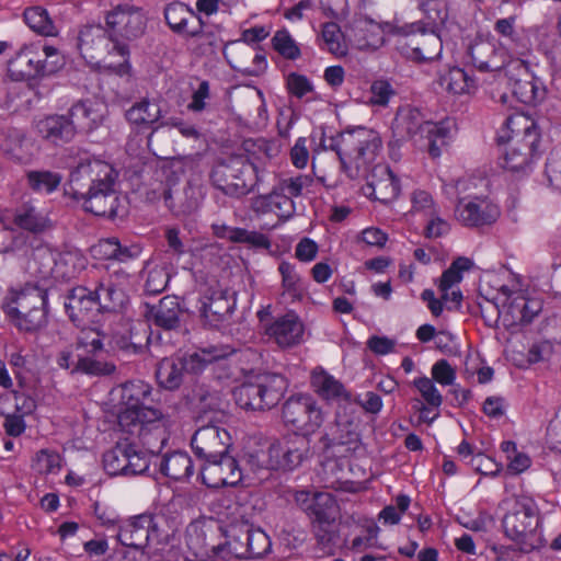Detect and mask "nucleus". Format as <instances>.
Instances as JSON below:
<instances>
[{
    "instance_id": "obj_20",
    "label": "nucleus",
    "mask_w": 561,
    "mask_h": 561,
    "mask_svg": "<svg viewBox=\"0 0 561 561\" xmlns=\"http://www.w3.org/2000/svg\"><path fill=\"white\" fill-rule=\"evenodd\" d=\"M76 255L67 252L60 253L57 248L49 242L39 241L37 239V272L43 278L54 277L70 278L73 276L75 268H69V263L75 260Z\"/></svg>"
},
{
    "instance_id": "obj_9",
    "label": "nucleus",
    "mask_w": 561,
    "mask_h": 561,
    "mask_svg": "<svg viewBox=\"0 0 561 561\" xmlns=\"http://www.w3.org/2000/svg\"><path fill=\"white\" fill-rule=\"evenodd\" d=\"M165 524L162 515L140 514L119 525L116 537L123 546L144 552L150 542L160 543L168 537Z\"/></svg>"
},
{
    "instance_id": "obj_41",
    "label": "nucleus",
    "mask_w": 561,
    "mask_h": 561,
    "mask_svg": "<svg viewBox=\"0 0 561 561\" xmlns=\"http://www.w3.org/2000/svg\"><path fill=\"white\" fill-rule=\"evenodd\" d=\"M308 515L314 523H324L327 526L335 522L337 504L334 497L327 492L314 493L306 506Z\"/></svg>"
},
{
    "instance_id": "obj_28",
    "label": "nucleus",
    "mask_w": 561,
    "mask_h": 561,
    "mask_svg": "<svg viewBox=\"0 0 561 561\" xmlns=\"http://www.w3.org/2000/svg\"><path fill=\"white\" fill-rule=\"evenodd\" d=\"M472 65L480 71H501L505 65V51L495 41L476 38L468 49Z\"/></svg>"
},
{
    "instance_id": "obj_49",
    "label": "nucleus",
    "mask_w": 561,
    "mask_h": 561,
    "mask_svg": "<svg viewBox=\"0 0 561 561\" xmlns=\"http://www.w3.org/2000/svg\"><path fill=\"white\" fill-rule=\"evenodd\" d=\"M35 67L33 57L27 49L21 50L15 58L9 62L8 71L12 80L26 81L32 87Z\"/></svg>"
},
{
    "instance_id": "obj_56",
    "label": "nucleus",
    "mask_w": 561,
    "mask_h": 561,
    "mask_svg": "<svg viewBox=\"0 0 561 561\" xmlns=\"http://www.w3.org/2000/svg\"><path fill=\"white\" fill-rule=\"evenodd\" d=\"M45 59L37 61V79L57 73L65 65L62 55L53 46H43Z\"/></svg>"
},
{
    "instance_id": "obj_4",
    "label": "nucleus",
    "mask_w": 561,
    "mask_h": 561,
    "mask_svg": "<svg viewBox=\"0 0 561 561\" xmlns=\"http://www.w3.org/2000/svg\"><path fill=\"white\" fill-rule=\"evenodd\" d=\"M392 133L398 141L412 140L426 147L433 158L440 156L442 147L447 144L449 129L443 123L424 119L416 108H400L392 123Z\"/></svg>"
},
{
    "instance_id": "obj_12",
    "label": "nucleus",
    "mask_w": 561,
    "mask_h": 561,
    "mask_svg": "<svg viewBox=\"0 0 561 561\" xmlns=\"http://www.w3.org/2000/svg\"><path fill=\"white\" fill-rule=\"evenodd\" d=\"M121 438L115 447L104 454L103 465L111 476H137L145 473L149 468L148 455L138 449L130 440Z\"/></svg>"
},
{
    "instance_id": "obj_58",
    "label": "nucleus",
    "mask_w": 561,
    "mask_h": 561,
    "mask_svg": "<svg viewBox=\"0 0 561 561\" xmlns=\"http://www.w3.org/2000/svg\"><path fill=\"white\" fill-rule=\"evenodd\" d=\"M194 399L197 408L203 412L218 411L222 408V396L220 391L201 385L194 391Z\"/></svg>"
},
{
    "instance_id": "obj_32",
    "label": "nucleus",
    "mask_w": 561,
    "mask_h": 561,
    "mask_svg": "<svg viewBox=\"0 0 561 561\" xmlns=\"http://www.w3.org/2000/svg\"><path fill=\"white\" fill-rule=\"evenodd\" d=\"M251 208L254 213L262 215L274 213L285 220L291 218L296 211L294 199H290V196L283 194L276 187H273L268 194L252 198Z\"/></svg>"
},
{
    "instance_id": "obj_21",
    "label": "nucleus",
    "mask_w": 561,
    "mask_h": 561,
    "mask_svg": "<svg viewBox=\"0 0 561 561\" xmlns=\"http://www.w3.org/2000/svg\"><path fill=\"white\" fill-rule=\"evenodd\" d=\"M107 115L106 104L96 98L75 102L69 110V118L76 133H91L103 125Z\"/></svg>"
},
{
    "instance_id": "obj_51",
    "label": "nucleus",
    "mask_w": 561,
    "mask_h": 561,
    "mask_svg": "<svg viewBox=\"0 0 561 561\" xmlns=\"http://www.w3.org/2000/svg\"><path fill=\"white\" fill-rule=\"evenodd\" d=\"M149 393V386L141 381L126 382L122 388V401L126 407L123 411L149 409L144 405Z\"/></svg>"
},
{
    "instance_id": "obj_24",
    "label": "nucleus",
    "mask_w": 561,
    "mask_h": 561,
    "mask_svg": "<svg viewBox=\"0 0 561 561\" xmlns=\"http://www.w3.org/2000/svg\"><path fill=\"white\" fill-rule=\"evenodd\" d=\"M512 70H518V77L512 83V92L519 102L535 105L545 99L546 89L530 71L527 61L516 58L512 64Z\"/></svg>"
},
{
    "instance_id": "obj_57",
    "label": "nucleus",
    "mask_w": 561,
    "mask_h": 561,
    "mask_svg": "<svg viewBox=\"0 0 561 561\" xmlns=\"http://www.w3.org/2000/svg\"><path fill=\"white\" fill-rule=\"evenodd\" d=\"M369 101L371 106L386 107L390 100L396 96L397 91L392 83L386 79H377L369 88Z\"/></svg>"
},
{
    "instance_id": "obj_6",
    "label": "nucleus",
    "mask_w": 561,
    "mask_h": 561,
    "mask_svg": "<svg viewBox=\"0 0 561 561\" xmlns=\"http://www.w3.org/2000/svg\"><path fill=\"white\" fill-rule=\"evenodd\" d=\"M287 389L279 374L261 373L249 376L233 390L236 403L243 410L264 411L277 405Z\"/></svg>"
},
{
    "instance_id": "obj_16",
    "label": "nucleus",
    "mask_w": 561,
    "mask_h": 561,
    "mask_svg": "<svg viewBox=\"0 0 561 561\" xmlns=\"http://www.w3.org/2000/svg\"><path fill=\"white\" fill-rule=\"evenodd\" d=\"M234 306L236 300L227 290L209 287L201 296L197 308L205 325L219 328L228 321Z\"/></svg>"
},
{
    "instance_id": "obj_55",
    "label": "nucleus",
    "mask_w": 561,
    "mask_h": 561,
    "mask_svg": "<svg viewBox=\"0 0 561 561\" xmlns=\"http://www.w3.org/2000/svg\"><path fill=\"white\" fill-rule=\"evenodd\" d=\"M272 549L268 535L261 528L249 524L248 559H259L266 556Z\"/></svg>"
},
{
    "instance_id": "obj_1",
    "label": "nucleus",
    "mask_w": 561,
    "mask_h": 561,
    "mask_svg": "<svg viewBox=\"0 0 561 561\" xmlns=\"http://www.w3.org/2000/svg\"><path fill=\"white\" fill-rule=\"evenodd\" d=\"M328 147L337 153L350 179L366 180L367 194L374 199L387 204L398 197L399 179L388 165L376 162L381 139L375 130L362 126L345 130L331 138Z\"/></svg>"
},
{
    "instance_id": "obj_42",
    "label": "nucleus",
    "mask_w": 561,
    "mask_h": 561,
    "mask_svg": "<svg viewBox=\"0 0 561 561\" xmlns=\"http://www.w3.org/2000/svg\"><path fill=\"white\" fill-rule=\"evenodd\" d=\"M313 390L324 400H348L350 394L344 386L322 368L314 369L311 374Z\"/></svg>"
},
{
    "instance_id": "obj_40",
    "label": "nucleus",
    "mask_w": 561,
    "mask_h": 561,
    "mask_svg": "<svg viewBox=\"0 0 561 561\" xmlns=\"http://www.w3.org/2000/svg\"><path fill=\"white\" fill-rule=\"evenodd\" d=\"M185 373L178 356L164 357L157 365L156 378L161 388L174 391L183 383Z\"/></svg>"
},
{
    "instance_id": "obj_34",
    "label": "nucleus",
    "mask_w": 561,
    "mask_h": 561,
    "mask_svg": "<svg viewBox=\"0 0 561 561\" xmlns=\"http://www.w3.org/2000/svg\"><path fill=\"white\" fill-rule=\"evenodd\" d=\"M249 523L230 524L226 530V540L221 542L219 560L231 558L248 559Z\"/></svg>"
},
{
    "instance_id": "obj_33",
    "label": "nucleus",
    "mask_w": 561,
    "mask_h": 561,
    "mask_svg": "<svg viewBox=\"0 0 561 561\" xmlns=\"http://www.w3.org/2000/svg\"><path fill=\"white\" fill-rule=\"evenodd\" d=\"M234 353V348L230 345H210L199 348L193 353H186L178 356L184 366V370L188 374H198L205 367L216 360L224 359Z\"/></svg>"
},
{
    "instance_id": "obj_64",
    "label": "nucleus",
    "mask_w": 561,
    "mask_h": 561,
    "mask_svg": "<svg viewBox=\"0 0 561 561\" xmlns=\"http://www.w3.org/2000/svg\"><path fill=\"white\" fill-rule=\"evenodd\" d=\"M272 42L274 49L283 57L295 60L300 56L299 47L286 30L276 32Z\"/></svg>"
},
{
    "instance_id": "obj_63",
    "label": "nucleus",
    "mask_w": 561,
    "mask_h": 561,
    "mask_svg": "<svg viewBox=\"0 0 561 561\" xmlns=\"http://www.w3.org/2000/svg\"><path fill=\"white\" fill-rule=\"evenodd\" d=\"M525 309H527L526 297L519 295L508 298L507 305L504 306L503 311L497 310V314H502L508 324H524Z\"/></svg>"
},
{
    "instance_id": "obj_54",
    "label": "nucleus",
    "mask_w": 561,
    "mask_h": 561,
    "mask_svg": "<svg viewBox=\"0 0 561 561\" xmlns=\"http://www.w3.org/2000/svg\"><path fill=\"white\" fill-rule=\"evenodd\" d=\"M196 26L199 27L196 35H187L186 38L191 41L192 50L197 56L210 55L214 54L218 46V38L211 32H206L204 30L203 20L196 22Z\"/></svg>"
},
{
    "instance_id": "obj_14",
    "label": "nucleus",
    "mask_w": 561,
    "mask_h": 561,
    "mask_svg": "<svg viewBox=\"0 0 561 561\" xmlns=\"http://www.w3.org/2000/svg\"><path fill=\"white\" fill-rule=\"evenodd\" d=\"M221 527L214 520H195L186 528L185 541L193 554L203 560H219L217 542Z\"/></svg>"
},
{
    "instance_id": "obj_17",
    "label": "nucleus",
    "mask_w": 561,
    "mask_h": 561,
    "mask_svg": "<svg viewBox=\"0 0 561 561\" xmlns=\"http://www.w3.org/2000/svg\"><path fill=\"white\" fill-rule=\"evenodd\" d=\"M201 469L202 481L213 489L237 485L242 478L238 461L229 454L204 460Z\"/></svg>"
},
{
    "instance_id": "obj_11",
    "label": "nucleus",
    "mask_w": 561,
    "mask_h": 561,
    "mask_svg": "<svg viewBox=\"0 0 561 561\" xmlns=\"http://www.w3.org/2000/svg\"><path fill=\"white\" fill-rule=\"evenodd\" d=\"M283 420L301 435L308 437L323 423L324 417L317 401L309 394H296L288 398L283 405Z\"/></svg>"
},
{
    "instance_id": "obj_10",
    "label": "nucleus",
    "mask_w": 561,
    "mask_h": 561,
    "mask_svg": "<svg viewBox=\"0 0 561 561\" xmlns=\"http://www.w3.org/2000/svg\"><path fill=\"white\" fill-rule=\"evenodd\" d=\"M401 38L398 47L403 56L417 62L432 61L442 54L443 44L435 30H427L422 22L403 25L399 28Z\"/></svg>"
},
{
    "instance_id": "obj_37",
    "label": "nucleus",
    "mask_w": 561,
    "mask_h": 561,
    "mask_svg": "<svg viewBox=\"0 0 561 561\" xmlns=\"http://www.w3.org/2000/svg\"><path fill=\"white\" fill-rule=\"evenodd\" d=\"M150 340V327L142 321L129 325L125 333L115 337L116 346L126 354H139L145 351Z\"/></svg>"
},
{
    "instance_id": "obj_59",
    "label": "nucleus",
    "mask_w": 561,
    "mask_h": 561,
    "mask_svg": "<svg viewBox=\"0 0 561 561\" xmlns=\"http://www.w3.org/2000/svg\"><path fill=\"white\" fill-rule=\"evenodd\" d=\"M421 9L427 19V30H437L447 20V7L444 0H423Z\"/></svg>"
},
{
    "instance_id": "obj_36",
    "label": "nucleus",
    "mask_w": 561,
    "mask_h": 561,
    "mask_svg": "<svg viewBox=\"0 0 561 561\" xmlns=\"http://www.w3.org/2000/svg\"><path fill=\"white\" fill-rule=\"evenodd\" d=\"M146 316L159 328L175 330L180 327L182 309L178 297L165 296L157 306L147 305Z\"/></svg>"
},
{
    "instance_id": "obj_2",
    "label": "nucleus",
    "mask_w": 561,
    "mask_h": 561,
    "mask_svg": "<svg viewBox=\"0 0 561 561\" xmlns=\"http://www.w3.org/2000/svg\"><path fill=\"white\" fill-rule=\"evenodd\" d=\"M106 25L111 34L112 50L119 57L118 61L108 60L106 56L102 62L103 67L118 76L129 73V47L118 41L117 37L125 39H135L141 36L146 28V19L144 14L134 7L118 5L106 15Z\"/></svg>"
},
{
    "instance_id": "obj_47",
    "label": "nucleus",
    "mask_w": 561,
    "mask_h": 561,
    "mask_svg": "<svg viewBox=\"0 0 561 561\" xmlns=\"http://www.w3.org/2000/svg\"><path fill=\"white\" fill-rule=\"evenodd\" d=\"M0 221L8 229H13L11 225L16 228L35 231V208L32 201L25 202L15 213L8 209L0 210Z\"/></svg>"
},
{
    "instance_id": "obj_26",
    "label": "nucleus",
    "mask_w": 561,
    "mask_h": 561,
    "mask_svg": "<svg viewBox=\"0 0 561 561\" xmlns=\"http://www.w3.org/2000/svg\"><path fill=\"white\" fill-rule=\"evenodd\" d=\"M34 290L35 286L32 284H26L21 289H12L7 298V302L4 304V311L7 316L20 330L23 331L33 330V320L30 319V316L34 309Z\"/></svg>"
},
{
    "instance_id": "obj_39",
    "label": "nucleus",
    "mask_w": 561,
    "mask_h": 561,
    "mask_svg": "<svg viewBox=\"0 0 561 561\" xmlns=\"http://www.w3.org/2000/svg\"><path fill=\"white\" fill-rule=\"evenodd\" d=\"M126 119L138 128H151L161 118L160 105L148 99H142L133 104L125 113Z\"/></svg>"
},
{
    "instance_id": "obj_13",
    "label": "nucleus",
    "mask_w": 561,
    "mask_h": 561,
    "mask_svg": "<svg viewBox=\"0 0 561 561\" xmlns=\"http://www.w3.org/2000/svg\"><path fill=\"white\" fill-rule=\"evenodd\" d=\"M117 176V171L108 162L87 159L70 173V188L81 192V188L112 187L116 185Z\"/></svg>"
},
{
    "instance_id": "obj_45",
    "label": "nucleus",
    "mask_w": 561,
    "mask_h": 561,
    "mask_svg": "<svg viewBox=\"0 0 561 561\" xmlns=\"http://www.w3.org/2000/svg\"><path fill=\"white\" fill-rule=\"evenodd\" d=\"M160 471L170 479L181 481L193 473V461L184 451H173L163 456Z\"/></svg>"
},
{
    "instance_id": "obj_60",
    "label": "nucleus",
    "mask_w": 561,
    "mask_h": 561,
    "mask_svg": "<svg viewBox=\"0 0 561 561\" xmlns=\"http://www.w3.org/2000/svg\"><path fill=\"white\" fill-rule=\"evenodd\" d=\"M170 279V274L165 266L154 265L147 271L145 280V291L149 295L162 293Z\"/></svg>"
},
{
    "instance_id": "obj_31",
    "label": "nucleus",
    "mask_w": 561,
    "mask_h": 561,
    "mask_svg": "<svg viewBox=\"0 0 561 561\" xmlns=\"http://www.w3.org/2000/svg\"><path fill=\"white\" fill-rule=\"evenodd\" d=\"M164 19L172 32L184 37L196 35V30H199L196 22L202 21L191 8L179 1L171 2L165 7Z\"/></svg>"
},
{
    "instance_id": "obj_43",
    "label": "nucleus",
    "mask_w": 561,
    "mask_h": 561,
    "mask_svg": "<svg viewBox=\"0 0 561 561\" xmlns=\"http://www.w3.org/2000/svg\"><path fill=\"white\" fill-rule=\"evenodd\" d=\"M437 82L443 90L453 94L471 93L477 89L474 79L458 67L442 72Z\"/></svg>"
},
{
    "instance_id": "obj_50",
    "label": "nucleus",
    "mask_w": 561,
    "mask_h": 561,
    "mask_svg": "<svg viewBox=\"0 0 561 561\" xmlns=\"http://www.w3.org/2000/svg\"><path fill=\"white\" fill-rule=\"evenodd\" d=\"M472 266L471 260L468 257L459 256L451 265L442 274L439 290L442 291V300H448V290L462 279L461 273L470 270Z\"/></svg>"
},
{
    "instance_id": "obj_18",
    "label": "nucleus",
    "mask_w": 561,
    "mask_h": 561,
    "mask_svg": "<svg viewBox=\"0 0 561 561\" xmlns=\"http://www.w3.org/2000/svg\"><path fill=\"white\" fill-rule=\"evenodd\" d=\"M111 34L106 35V30L101 25H88L80 30L78 36V48L81 56L92 62L100 58L96 64L104 69L102 60L108 56V60L114 61L113 57L117 56L116 51L110 49Z\"/></svg>"
},
{
    "instance_id": "obj_46",
    "label": "nucleus",
    "mask_w": 561,
    "mask_h": 561,
    "mask_svg": "<svg viewBox=\"0 0 561 561\" xmlns=\"http://www.w3.org/2000/svg\"><path fill=\"white\" fill-rule=\"evenodd\" d=\"M18 410L16 397L12 393L0 394V415L5 416L3 427L10 436H19L25 430L22 415L15 414Z\"/></svg>"
},
{
    "instance_id": "obj_19",
    "label": "nucleus",
    "mask_w": 561,
    "mask_h": 561,
    "mask_svg": "<svg viewBox=\"0 0 561 561\" xmlns=\"http://www.w3.org/2000/svg\"><path fill=\"white\" fill-rule=\"evenodd\" d=\"M455 213L457 220L470 228L490 226L500 217L499 207L484 197L459 198Z\"/></svg>"
},
{
    "instance_id": "obj_53",
    "label": "nucleus",
    "mask_w": 561,
    "mask_h": 561,
    "mask_svg": "<svg viewBox=\"0 0 561 561\" xmlns=\"http://www.w3.org/2000/svg\"><path fill=\"white\" fill-rule=\"evenodd\" d=\"M252 459H257L261 467H266V469L284 470V461H285V437L280 440H277L270 445L267 451H257L252 457Z\"/></svg>"
},
{
    "instance_id": "obj_23",
    "label": "nucleus",
    "mask_w": 561,
    "mask_h": 561,
    "mask_svg": "<svg viewBox=\"0 0 561 561\" xmlns=\"http://www.w3.org/2000/svg\"><path fill=\"white\" fill-rule=\"evenodd\" d=\"M64 305L70 320L77 327L90 325L99 313L92 289L84 286L69 290Z\"/></svg>"
},
{
    "instance_id": "obj_62",
    "label": "nucleus",
    "mask_w": 561,
    "mask_h": 561,
    "mask_svg": "<svg viewBox=\"0 0 561 561\" xmlns=\"http://www.w3.org/2000/svg\"><path fill=\"white\" fill-rule=\"evenodd\" d=\"M322 38L330 53L340 56L346 54V46L343 43V34L336 23L328 22L322 25Z\"/></svg>"
},
{
    "instance_id": "obj_52",
    "label": "nucleus",
    "mask_w": 561,
    "mask_h": 561,
    "mask_svg": "<svg viewBox=\"0 0 561 561\" xmlns=\"http://www.w3.org/2000/svg\"><path fill=\"white\" fill-rule=\"evenodd\" d=\"M93 250L102 260H117L124 262L135 255L130 249L122 247L116 238H108L99 241Z\"/></svg>"
},
{
    "instance_id": "obj_15",
    "label": "nucleus",
    "mask_w": 561,
    "mask_h": 561,
    "mask_svg": "<svg viewBox=\"0 0 561 561\" xmlns=\"http://www.w3.org/2000/svg\"><path fill=\"white\" fill-rule=\"evenodd\" d=\"M232 445L228 430L218 424H207L195 431L191 446L194 454L203 459H215L228 454Z\"/></svg>"
},
{
    "instance_id": "obj_35",
    "label": "nucleus",
    "mask_w": 561,
    "mask_h": 561,
    "mask_svg": "<svg viewBox=\"0 0 561 561\" xmlns=\"http://www.w3.org/2000/svg\"><path fill=\"white\" fill-rule=\"evenodd\" d=\"M99 312H118L128 298L123 289L118 288L110 277L101 278L92 289Z\"/></svg>"
},
{
    "instance_id": "obj_48",
    "label": "nucleus",
    "mask_w": 561,
    "mask_h": 561,
    "mask_svg": "<svg viewBox=\"0 0 561 561\" xmlns=\"http://www.w3.org/2000/svg\"><path fill=\"white\" fill-rule=\"evenodd\" d=\"M310 442L305 435H290L285 437L284 470L297 468L308 457Z\"/></svg>"
},
{
    "instance_id": "obj_27",
    "label": "nucleus",
    "mask_w": 561,
    "mask_h": 561,
    "mask_svg": "<svg viewBox=\"0 0 561 561\" xmlns=\"http://www.w3.org/2000/svg\"><path fill=\"white\" fill-rule=\"evenodd\" d=\"M539 131L536 122L524 113H515L506 118L504 127L501 129L499 142H516L520 145H538Z\"/></svg>"
},
{
    "instance_id": "obj_61",
    "label": "nucleus",
    "mask_w": 561,
    "mask_h": 561,
    "mask_svg": "<svg viewBox=\"0 0 561 561\" xmlns=\"http://www.w3.org/2000/svg\"><path fill=\"white\" fill-rule=\"evenodd\" d=\"M312 184V179L308 175L299 174L297 176H289L280 179L274 186L283 194L290 196V199L302 195L305 188Z\"/></svg>"
},
{
    "instance_id": "obj_22",
    "label": "nucleus",
    "mask_w": 561,
    "mask_h": 561,
    "mask_svg": "<svg viewBox=\"0 0 561 561\" xmlns=\"http://www.w3.org/2000/svg\"><path fill=\"white\" fill-rule=\"evenodd\" d=\"M224 56L233 70L245 76H259L266 67L265 57L244 42L236 41L227 45Z\"/></svg>"
},
{
    "instance_id": "obj_7",
    "label": "nucleus",
    "mask_w": 561,
    "mask_h": 561,
    "mask_svg": "<svg viewBox=\"0 0 561 561\" xmlns=\"http://www.w3.org/2000/svg\"><path fill=\"white\" fill-rule=\"evenodd\" d=\"M213 185L231 197L249 194L262 181L257 168L244 156H230L218 161L211 169Z\"/></svg>"
},
{
    "instance_id": "obj_29",
    "label": "nucleus",
    "mask_w": 561,
    "mask_h": 561,
    "mask_svg": "<svg viewBox=\"0 0 561 561\" xmlns=\"http://www.w3.org/2000/svg\"><path fill=\"white\" fill-rule=\"evenodd\" d=\"M163 199L165 206L175 216H187L198 209L202 192L199 187L187 183L182 190L173 187L164 190Z\"/></svg>"
},
{
    "instance_id": "obj_25",
    "label": "nucleus",
    "mask_w": 561,
    "mask_h": 561,
    "mask_svg": "<svg viewBox=\"0 0 561 561\" xmlns=\"http://www.w3.org/2000/svg\"><path fill=\"white\" fill-rule=\"evenodd\" d=\"M72 193L83 201V208L95 216L115 217L118 214L119 197L115 186L81 188V192Z\"/></svg>"
},
{
    "instance_id": "obj_44",
    "label": "nucleus",
    "mask_w": 561,
    "mask_h": 561,
    "mask_svg": "<svg viewBox=\"0 0 561 561\" xmlns=\"http://www.w3.org/2000/svg\"><path fill=\"white\" fill-rule=\"evenodd\" d=\"M507 146L502 157L501 165L512 172L524 170L529 165L534 152L536 151L537 145H529L522 142H505Z\"/></svg>"
},
{
    "instance_id": "obj_8",
    "label": "nucleus",
    "mask_w": 561,
    "mask_h": 561,
    "mask_svg": "<svg viewBox=\"0 0 561 561\" xmlns=\"http://www.w3.org/2000/svg\"><path fill=\"white\" fill-rule=\"evenodd\" d=\"M359 447L358 424L341 413H336L334 423L325 427L314 445V449L328 459L347 458Z\"/></svg>"
},
{
    "instance_id": "obj_38",
    "label": "nucleus",
    "mask_w": 561,
    "mask_h": 561,
    "mask_svg": "<svg viewBox=\"0 0 561 561\" xmlns=\"http://www.w3.org/2000/svg\"><path fill=\"white\" fill-rule=\"evenodd\" d=\"M38 131L45 140L55 145L68 142L76 135L70 118L64 115H51L42 119L38 124Z\"/></svg>"
},
{
    "instance_id": "obj_5",
    "label": "nucleus",
    "mask_w": 561,
    "mask_h": 561,
    "mask_svg": "<svg viewBox=\"0 0 561 561\" xmlns=\"http://www.w3.org/2000/svg\"><path fill=\"white\" fill-rule=\"evenodd\" d=\"M540 516L535 501L526 495L517 496L503 519L504 535L523 553H529L543 545L539 530Z\"/></svg>"
},
{
    "instance_id": "obj_3",
    "label": "nucleus",
    "mask_w": 561,
    "mask_h": 561,
    "mask_svg": "<svg viewBox=\"0 0 561 561\" xmlns=\"http://www.w3.org/2000/svg\"><path fill=\"white\" fill-rule=\"evenodd\" d=\"M117 424L124 440L139 443L152 455L160 453L169 439L168 419L156 409L121 411Z\"/></svg>"
},
{
    "instance_id": "obj_30",
    "label": "nucleus",
    "mask_w": 561,
    "mask_h": 561,
    "mask_svg": "<svg viewBox=\"0 0 561 561\" xmlns=\"http://www.w3.org/2000/svg\"><path fill=\"white\" fill-rule=\"evenodd\" d=\"M265 334L272 337L278 346L290 347L301 341L304 325L296 314L287 313L266 327Z\"/></svg>"
}]
</instances>
